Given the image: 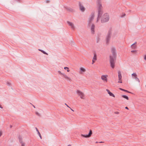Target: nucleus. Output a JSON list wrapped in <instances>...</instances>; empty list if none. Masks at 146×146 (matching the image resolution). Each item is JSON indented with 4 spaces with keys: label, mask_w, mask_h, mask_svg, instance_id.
<instances>
[{
    "label": "nucleus",
    "mask_w": 146,
    "mask_h": 146,
    "mask_svg": "<svg viewBox=\"0 0 146 146\" xmlns=\"http://www.w3.org/2000/svg\"><path fill=\"white\" fill-rule=\"evenodd\" d=\"M112 55L110 56V62L111 67L113 68L115 67V64L116 58V53L115 48L112 47L111 49Z\"/></svg>",
    "instance_id": "f257e3e1"
},
{
    "label": "nucleus",
    "mask_w": 146,
    "mask_h": 146,
    "mask_svg": "<svg viewBox=\"0 0 146 146\" xmlns=\"http://www.w3.org/2000/svg\"><path fill=\"white\" fill-rule=\"evenodd\" d=\"M98 17L96 22H98V20L100 19L101 16L103 14V11L102 9V5L99 3L98 4Z\"/></svg>",
    "instance_id": "f03ea898"
},
{
    "label": "nucleus",
    "mask_w": 146,
    "mask_h": 146,
    "mask_svg": "<svg viewBox=\"0 0 146 146\" xmlns=\"http://www.w3.org/2000/svg\"><path fill=\"white\" fill-rule=\"evenodd\" d=\"M109 16L107 13L104 14L102 17L101 18V22L102 23L107 22L109 20Z\"/></svg>",
    "instance_id": "7ed1b4c3"
},
{
    "label": "nucleus",
    "mask_w": 146,
    "mask_h": 146,
    "mask_svg": "<svg viewBox=\"0 0 146 146\" xmlns=\"http://www.w3.org/2000/svg\"><path fill=\"white\" fill-rule=\"evenodd\" d=\"M112 32V28H110L109 29L108 31L107 35L106 36V40L107 44L108 43L110 40Z\"/></svg>",
    "instance_id": "20e7f679"
},
{
    "label": "nucleus",
    "mask_w": 146,
    "mask_h": 146,
    "mask_svg": "<svg viewBox=\"0 0 146 146\" xmlns=\"http://www.w3.org/2000/svg\"><path fill=\"white\" fill-rule=\"evenodd\" d=\"M94 13H92L90 15L89 20L88 21V26H90L91 25L92 22L94 19Z\"/></svg>",
    "instance_id": "39448f33"
},
{
    "label": "nucleus",
    "mask_w": 146,
    "mask_h": 146,
    "mask_svg": "<svg viewBox=\"0 0 146 146\" xmlns=\"http://www.w3.org/2000/svg\"><path fill=\"white\" fill-rule=\"evenodd\" d=\"M77 94L78 95L80 96V98L82 99H84L85 98L84 95V93L82 92L79 90H77L76 92Z\"/></svg>",
    "instance_id": "423d86ee"
},
{
    "label": "nucleus",
    "mask_w": 146,
    "mask_h": 146,
    "mask_svg": "<svg viewBox=\"0 0 146 146\" xmlns=\"http://www.w3.org/2000/svg\"><path fill=\"white\" fill-rule=\"evenodd\" d=\"M58 73L60 75L62 76L66 79L69 80H70V78L68 77L65 74L62 73L60 71H58Z\"/></svg>",
    "instance_id": "0eeeda50"
},
{
    "label": "nucleus",
    "mask_w": 146,
    "mask_h": 146,
    "mask_svg": "<svg viewBox=\"0 0 146 146\" xmlns=\"http://www.w3.org/2000/svg\"><path fill=\"white\" fill-rule=\"evenodd\" d=\"M79 6L80 10L81 11L83 12L85 11V8L81 4L80 2H79Z\"/></svg>",
    "instance_id": "6e6552de"
},
{
    "label": "nucleus",
    "mask_w": 146,
    "mask_h": 146,
    "mask_svg": "<svg viewBox=\"0 0 146 146\" xmlns=\"http://www.w3.org/2000/svg\"><path fill=\"white\" fill-rule=\"evenodd\" d=\"M95 26L94 24H92L91 27V32L92 34H94L95 33L94 28Z\"/></svg>",
    "instance_id": "1a4fd4ad"
},
{
    "label": "nucleus",
    "mask_w": 146,
    "mask_h": 146,
    "mask_svg": "<svg viewBox=\"0 0 146 146\" xmlns=\"http://www.w3.org/2000/svg\"><path fill=\"white\" fill-rule=\"evenodd\" d=\"M65 8L67 11H69L71 12H73L74 11V9L68 7H65Z\"/></svg>",
    "instance_id": "9d476101"
},
{
    "label": "nucleus",
    "mask_w": 146,
    "mask_h": 146,
    "mask_svg": "<svg viewBox=\"0 0 146 146\" xmlns=\"http://www.w3.org/2000/svg\"><path fill=\"white\" fill-rule=\"evenodd\" d=\"M107 75H102L101 76V78L102 79L106 81V82H107Z\"/></svg>",
    "instance_id": "9b49d317"
},
{
    "label": "nucleus",
    "mask_w": 146,
    "mask_h": 146,
    "mask_svg": "<svg viewBox=\"0 0 146 146\" xmlns=\"http://www.w3.org/2000/svg\"><path fill=\"white\" fill-rule=\"evenodd\" d=\"M68 24L70 26L72 29H74L75 28V27L74 26L73 24L70 22L67 21Z\"/></svg>",
    "instance_id": "f8f14e48"
},
{
    "label": "nucleus",
    "mask_w": 146,
    "mask_h": 146,
    "mask_svg": "<svg viewBox=\"0 0 146 146\" xmlns=\"http://www.w3.org/2000/svg\"><path fill=\"white\" fill-rule=\"evenodd\" d=\"M118 73L119 80V81H120L121 80V78H122L121 72L120 71H118Z\"/></svg>",
    "instance_id": "ddd939ff"
},
{
    "label": "nucleus",
    "mask_w": 146,
    "mask_h": 146,
    "mask_svg": "<svg viewBox=\"0 0 146 146\" xmlns=\"http://www.w3.org/2000/svg\"><path fill=\"white\" fill-rule=\"evenodd\" d=\"M106 90L110 96L115 97V95L112 93L109 90L106 89Z\"/></svg>",
    "instance_id": "4468645a"
},
{
    "label": "nucleus",
    "mask_w": 146,
    "mask_h": 146,
    "mask_svg": "<svg viewBox=\"0 0 146 146\" xmlns=\"http://www.w3.org/2000/svg\"><path fill=\"white\" fill-rule=\"evenodd\" d=\"M131 47L132 49H136L137 48V46L136 45H133L132 44L131 45Z\"/></svg>",
    "instance_id": "2eb2a0df"
},
{
    "label": "nucleus",
    "mask_w": 146,
    "mask_h": 146,
    "mask_svg": "<svg viewBox=\"0 0 146 146\" xmlns=\"http://www.w3.org/2000/svg\"><path fill=\"white\" fill-rule=\"evenodd\" d=\"M80 71L81 72H80V74H82V72H84L86 71L85 69L82 67H81L80 68Z\"/></svg>",
    "instance_id": "dca6fc26"
},
{
    "label": "nucleus",
    "mask_w": 146,
    "mask_h": 146,
    "mask_svg": "<svg viewBox=\"0 0 146 146\" xmlns=\"http://www.w3.org/2000/svg\"><path fill=\"white\" fill-rule=\"evenodd\" d=\"M38 50L41 51V52H42V53H43L44 54H46L47 55H48V54L45 51H44L43 50L39 49H38Z\"/></svg>",
    "instance_id": "f3484780"
},
{
    "label": "nucleus",
    "mask_w": 146,
    "mask_h": 146,
    "mask_svg": "<svg viewBox=\"0 0 146 146\" xmlns=\"http://www.w3.org/2000/svg\"><path fill=\"white\" fill-rule=\"evenodd\" d=\"M93 59L96 60H97V55L96 53H94V56L93 57Z\"/></svg>",
    "instance_id": "a211bd4d"
},
{
    "label": "nucleus",
    "mask_w": 146,
    "mask_h": 146,
    "mask_svg": "<svg viewBox=\"0 0 146 146\" xmlns=\"http://www.w3.org/2000/svg\"><path fill=\"white\" fill-rule=\"evenodd\" d=\"M81 136L85 137V138H88L90 137L88 135V134H86V135H83L82 134L81 135Z\"/></svg>",
    "instance_id": "6ab92c4d"
},
{
    "label": "nucleus",
    "mask_w": 146,
    "mask_h": 146,
    "mask_svg": "<svg viewBox=\"0 0 146 146\" xmlns=\"http://www.w3.org/2000/svg\"><path fill=\"white\" fill-rule=\"evenodd\" d=\"M122 97L125 99H126L127 100H128L129 99L128 97L127 96L125 95H122Z\"/></svg>",
    "instance_id": "aec40b11"
},
{
    "label": "nucleus",
    "mask_w": 146,
    "mask_h": 146,
    "mask_svg": "<svg viewBox=\"0 0 146 146\" xmlns=\"http://www.w3.org/2000/svg\"><path fill=\"white\" fill-rule=\"evenodd\" d=\"M92 131L91 130H90L89 131V133L88 134V135L90 137L92 135Z\"/></svg>",
    "instance_id": "412c9836"
},
{
    "label": "nucleus",
    "mask_w": 146,
    "mask_h": 146,
    "mask_svg": "<svg viewBox=\"0 0 146 146\" xmlns=\"http://www.w3.org/2000/svg\"><path fill=\"white\" fill-rule=\"evenodd\" d=\"M119 89H120V90H121L122 91H124L125 92H128V93H131V92H129L127 90H124V89H123L121 88H120Z\"/></svg>",
    "instance_id": "4be33fe9"
},
{
    "label": "nucleus",
    "mask_w": 146,
    "mask_h": 146,
    "mask_svg": "<svg viewBox=\"0 0 146 146\" xmlns=\"http://www.w3.org/2000/svg\"><path fill=\"white\" fill-rule=\"evenodd\" d=\"M19 142L21 144H22V143H23L22 139L20 137H19Z\"/></svg>",
    "instance_id": "5701e85b"
},
{
    "label": "nucleus",
    "mask_w": 146,
    "mask_h": 146,
    "mask_svg": "<svg viewBox=\"0 0 146 146\" xmlns=\"http://www.w3.org/2000/svg\"><path fill=\"white\" fill-rule=\"evenodd\" d=\"M134 78H135V80L137 81H138L139 82H140V80H139V79L137 76L135 77Z\"/></svg>",
    "instance_id": "b1692460"
},
{
    "label": "nucleus",
    "mask_w": 146,
    "mask_h": 146,
    "mask_svg": "<svg viewBox=\"0 0 146 146\" xmlns=\"http://www.w3.org/2000/svg\"><path fill=\"white\" fill-rule=\"evenodd\" d=\"M132 76H133L135 77L136 76H137V75L135 73H133L132 74Z\"/></svg>",
    "instance_id": "393cba45"
},
{
    "label": "nucleus",
    "mask_w": 146,
    "mask_h": 146,
    "mask_svg": "<svg viewBox=\"0 0 146 146\" xmlns=\"http://www.w3.org/2000/svg\"><path fill=\"white\" fill-rule=\"evenodd\" d=\"M35 113L38 116H40V114L38 112H36Z\"/></svg>",
    "instance_id": "a878e982"
},
{
    "label": "nucleus",
    "mask_w": 146,
    "mask_h": 146,
    "mask_svg": "<svg viewBox=\"0 0 146 146\" xmlns=\"http://www.w3.org/2000/svg\"><path fill=\"white\" fill-rule=\"evenodd\" d=\"M38 135H39V137H40V139H42V137H41V135L40 133L39 132H38Z\"/></svg>",
    "instance_id": "bb28decb"
},
{
    "label": "nucleus",
    "mask_w": 146,
    "mask_h": 146,
    "mask_svg": "<svg viewBox=\"0 0 146 146\" xmlns=\"http://www.w3.org/2000/svg\"><path fill=\"white\" fill-rule=\"evenodd\" d=\"M125 16V13L124 14H123V15H121V17L122 18V17H124Z\"/></svg>",
    "instance_id": "cd10ccee"
},
{
    "label": "nucleus",
    "mask_w": 146,
    "mask_h": 146,
    "mask_svg": "<svg viewBox=\"0 0 146 146\" xmlns=\"http://www.w3.org/2000/svg\"><path fill=\"white\" fill-rule=\"evenodd\" d=\"M7 85L8 86H10L11 85V84L9 82H7Z\"/></svg>",
    "instance_id": "c85d7f7f"
},
{
    "label": "nucleus",
    "mask_w": 146,
    "mask_h": 146,
    "mask_svg": "<svg viewBox=\"0 0 146 146\" xmlns=\"http://www.w3.org/2000/svg\"><path fill=\"white\" fill-rule=\"evenodd\" d=\"M137 51L136 50H132L131 51V52L133 53L136 52Z\"/></svg>",
    "instance_id": "c756f323"
},
{
    "label": "nucleus",
    "mask_w": 146,
    "mask_h": 146,
    "mask_svg": "<svg viewBox=\"0 0 146 146\" xmlns=\"http://www.w3.org/2000/svg\"><path fill=\"white\" fill-rule=\"evenodd\" d=\"M144 59L146 61V55L144 56Z\"/></svg>",
    "instance_id": "7c9ffc66"
},
{
    "label": "nucleus",
    "mask_w": 146,
    "mask_h": 146,
    "mask_svg": "<svg viewBox=\"0 0 146 146\" xmlns=\"http://www.w3.org/2000/svg\"><path fill=\"white\" fill-rule=\"evenodd\" d=\"M25 146V143H22V144H21V146Z\"/></svg>",
    "instance_id": "2f4dec72"
},
{
    "label": "nucleus",
    "mask_w": 146,
    "mask_h": 146,
    "mask_svg": "<svg viewBox=\"0 0 146 146\" xmlns=\"http://www.w3.org/2000/svg\"><path fill=\"white\" fill-rule=\"evenodd\" d=\"M95 61L96 60H94L93 59V60H92V64H93L94 62H95Z\"/></svg>",
    "instance_id": "473e14b6"
},
{
    "label": "nucleus",
    "mask_w": 146,
    "mask_h": 146,
    "mask_svg": "<svg viewBox=\"0 0 146 146\" xmlns=\"http://www.w3.org/2000/svg\"><path fill=\"white\" fill-rule=\"evenodd\" d=\"M64 68L65 70H66V69H68V68L67 67H64Z\"/></svg>",
    "instance_id": "72a5a7b5"
},
{
    "label": "nucleus",
    "mask_w": 146,
    "mask_h": 146,
    "mask_svg": "<svg viewBox=\"0 0 146 146\" xmlns=\"http://www.w3.org/2000/svg\"><path fill=\"white\" fill-rule=\"evenodd\" d=\"M115 114H118L119 113V112L118 111H116L115 112Z\"/></svg>",
    "instance_id": "f704fd0d"
},
{
    "label": "nucleus",
    "mask_w": 146,
    "mask_h": 146,
    "mask_svg": "<svg viewBox=\"0 0 146 146\" xmlns=\"http://www.w3.org/2000/svg\"><path fill=\"white\" fill-rule=\"evenodd\" d=\"M46 2L47 3H49L50 2V1L49 0H46Z\"/></svg>",
    "instance_id": "c9c22d12"
},
{
    "label": "nucleus",
    "mask_w": 146,
    "mask_h": 146,
    "mask_svg": "<svg viewBox=\"0 0 146 146\" xmlns=\"http://www.w3.org/2000/svg\"><path fill=\"white\" fill-rule=\"evenodd\" d=\"M137 43V42H135L133 44H132L133 45H135V44Z\"/></svg>",
    "instance_id": "e433bc0d"
},
{
    "label": "nucleus",
    "mask_w": 146,
    "mask_h": 146,
    "mask_svg": "<svg viewBox=\"0 0 146 146\" xmlns=\"http://www.w3.org/2000/svg\"><path fill=\"white\" fill-rule=\"evenodd\" d=\"M118 83H122V82L121 81H118Z\"/></svg>",
    "instance_id": "4c0bfd02"
},
{
    "label": "nucleus",
    "mask_w": 146,
    "mask_h": 146,
    "mask_svg": "<svg viewBox=\"0 0 146 146\" xmlns=\"http://www.w3.org/2000/svg\"><path fill=\"white\" fill-rule=\"evenodd\" d=\"M65 104L67 106V107L70 108V107L66 104L65 103Z\"/></svg>",
    "instance_id": "58836bf2"
},
{
    "label": "nucleus",
    "mask_w": 146,
    "mask_h": 146,
    "mask_svg": "<svg viewBox=\"0 0 146 146\" xmlns=\"http://www.w3.org/2000/svg\"><path fill=\"white\" fill-rule=\"evenodd\" d=\"M125 108L127 110L129 109L127 107H126Z\"/></svg>",
    "instance_id": "ea45409f"
},
{
    "label": "nucleus",
    "mask_w": 146,
    "mask_h": 146,
    "mask_svg": "<svg viewBox=\"0 0 146 146\" xmlns=\"http://www.w3.org/2000/svg\"><path fill=\"white\" fill-rule=\"evenodd\" d=\"M36 131H37V132H38H38H39V131L38 130V129H37V130Z\"/></svg>",
    "instance_id": "a19ab883"
},
{
    "label": "nucleus",
    "mask_w": 146,
    "mask_h": 146,
    "mask_svg": "<svg viewBox=\"0 0 146 146\" xmlns=\"http://www.w3.org/2000/svg\"><path fill=\"white\" fill-rule=\"evenodd\" d=\"M12 127V125H10V128H11Z\"/></svg>",
    "instance_id": "79ce46f5"
},
{
    "label": "nucleus",
    "mask_w": 146,
    "mask_h": 146,
    "mask_svg": "<svg viewBox=\"0 0 146 146\" xmlns=\"http://www.w3.org/2000/svg\"><path fill=\"white\" fill-rule=\"evenodd\" d=\"M70 108V109L72 111H74L71 108Z\"/></svg>",
    "instance_id": "37998d69"
},
{
    "label": "nucleus",
    "mask_w": 146,
    "mask_h": 146,
    "mask_svg": "<svg viewBox=\"0 0 146 146\" xmlns=\"http://www.w3.org/2000/svg\"><path fill=\"white\" fill-rule=\"evenodd\" d=\"M0 108H2L3 107L0 105Z\"/></svg>",
    "instance_id": "c03bdc74"
},
{
    "label": "nucleus",
    "mask_w": 146,
    "mask_h": 146,
    "mask_svg": "<svg viewBox=\"0 0 146 146\" xmlns=\"http://www.w3.org/2000/svg\"><path fill=\"white\" fill-rule=\"evenodd\" d=\"M32 106H33L35 108V106H34V105H32Z\"/></svg>",
    "instance_id": "a18cd8bd"
},
{
    "label": "nucleus",
    "mask_w": 146,
    "mask_h": 146,
    "mask_svg": "<svg viewBox=\"0 0 146 146\" xmlns=\"http://www.w3.org/2000/svg\"><path fill=\"white\" fill-rule=\"evenodd\" d=\"M68 70H67L68 72H69L70 71V70H69V69H68Z\"/></svg>",
    "instance_id": "49530a36"
},
{
    "label": "nucleus",
    "mask_w": 146,
    "mask_h": 146,
    "mask_svg": "<svg viewBox=\"0 0 146 146\" xmlns=\"http://www.w3.org/2000/svg\"><path fill=\"white\" fill-rule=\"evenodd\" d=\"M67 146H71V145L70 144L68 145Z\"/></svg>",
    "instance_id": "de8ad7c7"
},
{
    "label": "nucleus",
    "mask_w": 146,
    "mask_h": 146,
    "mask_svg": "<svg viewBox=\"0 0 146 146\" xmlns=\"http://www.w3.org/2000/svg\"><path fill=\"white\" fill-rule=\"evenodd\" d=\"M103 142L101 141V142H99V143H103Z\"/></svg>",
    "instance_id": "09e8293b"
},
{
    "label": "nucleus",
    "mask_w": 146,
    "mask_h": 146,
    "mask_svg": "<svg viewBox=\"0 0 146 146\" xmlns=\"http://www.w3.org/2000/svg\"><path fill=\"white\" fill-rule=\"evenodd\" d=\"M98 143V142H97V141H96V143Z\"/></svg>",
    "instance_id": "8fccbe9b"
},
{
    "label": "nucleus",
    "mask_w": 146,
    "mask_h": 146,
    "mask_svg": "<svg viewBox=\"0 0 146 146\" xmlns=\"http://www.w3.org/2000/svg\"><path fill=\"white\" fill-rule=\"evenodd\" d=\"M36 128V130H37V129H38L37 128H36H36Z\"/></svg>",
    "instance_id": "3c124183"
},
{
    "label": "nucleus",
    "mask_w": 146,
    "mask_h": 146,
    "mask_svg": "<svg viewBox=\"0 0 146 146\" xmlns=\"http://www.w3.org/2000/svg\"><path fill=\"white\" fill-rule=\"evenodd\" d=\"M145 86H146V85H145Z\"/></svg>",
    "instance_id": "603ef678"
}]
</instances>
